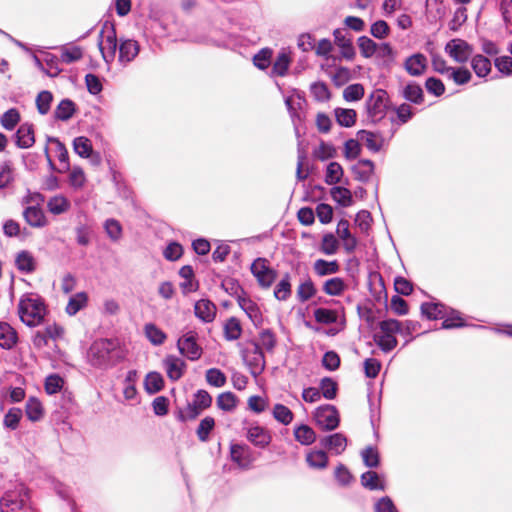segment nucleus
<instances>
[{"mask_svg": "<svg viewBox=\"0 0 512 512\" xmlns=\"http://www.w3.org/2000/svg\"><path fill=\"white\" fill-rule=\"evenodd\" d=\"M86 183V176L81 167L75 166L69 174V184L75 189L79 190L84 187Z\"/></svg>", "mask_w": 512, "mask_h": 512, "instance_id": "obj_63", "label": "nucleus"}, {"mask_svg": "<svg viewBox=\"0 0 512 512\" xmlns=\"http://www.w3.org/2000/svg\"><path fill=\"white\" fill-rule=\"evenodd\" d=\"M242 326L236 317H230L224 324V337L228 341H235L241 337Z\"/></svg>", "mask_w": 512, "mask_h": 512, "instance_id": "obj_34", "label": "nucleus"}, {"mask_svg": "<svg viewBox=\"0 0 512 512\" xmlns=\"http://www.w3.org/2000/svg\"><path fill=\"white\" fill-rule=\"evenodd\" d=\"M447 77L449 79H452L454 81V83L457 85H464L471 80L472 74L465 67H458V68L452 67L451 70L449 71Z\"/></svg>", "mask_w": 512, "mask_h": 512, "instance_id": "obj_55", "label": "nucleus"}, {"mask_svg": "<svg viewBox=\"0 0 512 512\" xmlns=\"http://www.w3.org/2000/svg\"><path fill=\"white\" fill-rule=\"evenodd\" d=\"M163 367L171 381H178L186 370V363L175 355H167L163 360Z\"/></svg>", "mask_w": 512, "mask_h": 512, "instance_id": "obj_11", "label": "nucleus"}, {"mask_svg": "<svg viewBox=\"0 0 512 512\" xmlns=\"http://www.w3.org/2000/svg\"><path fill=\"white\" fill-rule=\"evenodd\" d=\"M389 107L388 93L383 89L374 90L366 101L367 118L371 123L382 120Z\"/></svg>", "mask_w": 512, "mask_h": 512, "instance_id": "obj_4", "label": "nucleus"}, {"mask_svg": "<svg viewBox=\"0 0 512 512\" xmlns=\"http://www.w3.org/2000/svg\"><path fill=\"white\" fill-rule=\"evenodd\" d=\"M442 319L443 329L460 328L466 325L463 318L461 317L460 312L449 307H447V315Z\"/></svg>", "mask_w": 512, "mask_h": 512, "instance_id": "obj_46", "label": "nucleus"}, {"mask_svg": "<svg viewBox=\"0 0 512 512\" xmlns=\"http://www.w3.org/2000/svg\"><path fill=\"white\" fill-rule=\"evenodd\" d=\"M25 414L30 421H39L44 414L41 402L35 397H30L25 405Z\"/></svg>", "mask_w": 512, "mask_h": 512, "instance_id": "obj_36", "label": "nucleus"}, {"mask_svg": "<svg viewBox=\"0 0 512 512\" xmlns=\"http://www.w3.org/2000/svg\"><path fill=\"white\" fill-rule=\"evenodd\" d=\"M216 404L219 409L231 412L236 408L237 398L232 392H223L218 395Z\"/></svg>", "mask_w": 512, "mask_h": 512, "instance_id": "obj_52", "label": "nucleus"}, {"mask_svg": "<svg viewBox=\"0 0 512 512\" xmlns=\"http://www.w3.org/2000/svg\"><path fill=\"white\" fill-rule=\"evenodd\" d=\"M98 47L104 62L108 65L114 62L118 51L117 59L123 67L134 61L140 52L138 41L122 37L118 40L115 26L109 21L102 25L98 37Z\"/></svg>", "mask_w": 512, "mask_h": 512, "instance_id": "obj_1", "label": "nucleus"}, {"mask_svg": "<svg viewBox=\"0 0 512 512\" xmlns=\"http://www.w3.org/2000/svg\"><path fill=\"white\" fill-rule=\"evenodd\" d=\"M18 314L21 321L27 326H38L46 315L44 300L33 293L22 295L18 303Z\"/></svg>", "mask_w": 512, "mask_h": 512, "instance_id": "obj_3", "label": "nucleus"}, {"mask_svg": "<svg viewBox=\"0 0 512 512\" xmlns=\"http://www.w3.org/2000/svg\"><path fill=\"white\" fill-rule=\"evenodd\" d=\"M28 499V490L24 484L15 485L14 489L8 490L0 499L1 512H17Z\"/></svg>", "mask_w": 512, "mask_h": 512, "instance_id": "obj_5", "label": "nucleus"}, {"mask_svg": "<svg viewBox=\"0 0 512 512\" xmlns=\"http://www.w3.org/2000/svg\"><path fill=\"white\" fill-rule=\"evenodd\" d=\"M314 318L318 323L329 325L337 321L338 315L335 310L317 308L314 310Z\"/></svg>", "mask_w": 512, "mask_h": 512, "instance_id": "obj_57", "label": "nucleus"}, {"mask_svg": "<svg viewBox=\"0 0 512 512\" xmlns=\"http://www.w3.org/2000/svg\"><path fill=\"white\" fill-rule=\"evenodd\" d=\"M23 218L33 228H43L48 224L43 210L37 206H27L23 210Z\"/></svg>", "mask_w": 512, "mask_h": 512, "instance_id": "obj_18", "label": "nucleus"}, {"mask_svg": "<svg viewBox=\"0 0 512 512\" xmlns=\"http://www.w3.org/2000/svg\"><path fill=\"white\" fill-rule=\"evenodd\" d=\"M321 392V396L328 400H332L337 395L338 386L337 383L329 377H325L320 382V388H318Z\"/></svg>", "mask_w": 512, "mask_h": 512, "instance_id": "obj_58", "label": "nucleus"}, {"mask_svg": "<svg viewBox=\"0 0 512 512\" xmlns=\"http://www.w3.org/2000/svg\"><path fill=\"white\" fill-rule=\"evenodd\" d=\"M20 121V114L17 109L7 110L1 117V125L6 130H13Z\"/></svg>", "mask_w": 512, "mask_h": 512, "instance_id": "obj_64", "label": "nucleus"}, {"mask_svg": "<svg viewBox=\"0 0 512 512\" xmlns=\"http://www.w3.org/2000/svg\"><path fill=\"white\" fill-rule=\"evenodd\" d=\"M16 145L21 149H27L35 143L34 128L30 123H23L15 133Z\"/></svg>", "mask_w": 512, "mask_h": 512, "instance_id": "obj_19", "label": "nucleus"}, {"mask_svg": "<svg viewBox=\"0 0 512 512\" xmlns=\"http://www.w3.org/2000/svg\"><path fill=\"white\" fill-rule=\"evenodd\" d=\"M47 140H48V142L54 143L56 146L57 158H58V160L60 162V166H61L58 169V172L59 173L67 172L70 169V164H69L68 151H67L65 145L61 141H59L57 138H54V137H48Z\"/></svg>", "mask_w": 512, "mask_h": 512, "instance_id": "obj_32", "label": "nucleus"}, {"mask_svg": "<svg viewBox=\"0 0 512 512\" xmlns=\"http://www.w3.org/2000/svg\"><path fill=\"white\" fill-rule=\"evenodd\" d=\"M238 304L254 325L257 326L261 324L262 314L258 305L254 301L246 297H239Z\"/></svg>", "mask_w": 512, "mask_h": 512, "instance_id": "obj_25", "label": "nucleus"}, {"mask_svg": "<svg viewBox=\"0 0 512 512\" xmlns=\"http://www.w3.org/2000/svg\"><path fill=\"white\" fill-rule=\"evenodd\" d=\"M290 65L289 55L285 51H281L272 66V74L276 76H285Z\"/></svg>", "mask_w": 512, "mask_h": 512, "instance_id": "obj_50", "label": "nucleus"}, {"mask_svg": "<svg viewBox=\"0 0 512 512\" xmlns=\"http://www.w3.org/2000/svg\"><path fill=\"white\" fill-rule=\"evenodd\" d=\"M73 149L74 152L82 158H89L93 153L90 139L84 136L76 137L73 140Z\"/></svg>", "mask_w": 512, "mask_h": 512, "instance_id": "obj_45", "label": "nucleus"}, {"mask_svg": "<svg viewBox=\"0 0 512 512\" xmlns=\"http://www.w3.org/2000/svg\"><path fill=\"white\" fill-rule=\"evenodd\" d=\"M251 273L262 288H269L277 277V272L270 267L265 258H257L251 265Z\"/></svg>", "mask_w": 512, "mask_h": 512, "instance_id": "obj_7", "label": "nucleus"}, {"mask_svg": "<svg viewBox=\"0 0 512 512\" xmlns=\"http://www.w3.org/2000/svg\"><path fill=\"white\" fill-rule=\"evenodd\" d=\"M374 342L385 353L392 351L398 344V340L394 335H389L380 331L373 336Z\"/></svg>", "mask_w": 512, "mask_h": 512, "instance_id": "obj_40", "label": "nucleus"}, {"mask_svg": "<svg viewBox=\"0 0 512 512\" xmlns=\"http://www.w3.org/2000/svg\"><path fill=\"white\" fill-rule=\"evenodd\" d=\"M295 439L302 445H310L316 440L315 431L308 425L302 424L294 429Z\"/></svg>", "mask_w": 512, "mask_h": 512, "instance_id": "obj_39", "label": "nucleus"}, {"mask_svg": "<svg viewBox=\"0 0 512 512\" xmlns=\"http://www.w3.org/2000/svg\"><path fill=\"white\" fill-rule=\"evenodd\" d=\"M230 454L232 461L243 469L249 468L254 461L253 452L247 445H232Z\"/></svg>", "mask_w": 512, "mask_h": 512, "instance_id": "obj_12", "label": "nucleus"}, {"mask_svg": "<svg viewBox=\"0 0 512 512\" xmlns=\"http://www.w3.org/2000/svg\"><path fill=\"white\" fill-rule=\"evenodd\" d=\"M247 439L258 448H266L271 440L272 436L269 430L266 428L255 425L248 429L247 431Z\"/></svg>", "mask_w": 512, "mask_h": 512, "instance_id": "obj_13", "label": "nucleus"}, {"mask_svg": "<svg viewBox=\"0 0 512 512\" xmlns=\"http://www.w3.org/2000/svg\"><path fill=\"white\" fill-rule=\"evenodd\" d=\"M306 462L314 469H324L328 465V456L323 450H313L307 453Z\"/></svg>", "mask_w": 512, "mask_h": 512, "instance_id": "obj_38", "label": "nucleus"}, {"mask_svg": "<svg viewBox=\"0 0 512 512\" xmlns=\"http://www.w3.org/2000/svg\"><path fill=\"white\" fill-rule=\"evenodd\" d=\"M317 290L315 288L314 283L310 278H307L305 281L300 283L297 288V298L299 302L304 303L310 300L315 294Z\"/></svg>", "mask_w": 512, "mask_h": 512, "instance_id": "obj_49", "label": "nucleus"}, {"mask_svg": "<svg viewBox=\"0 0 512 512\" xmlns=\"http://www.w3.org/2000/svg\"><path fill=\"white\" fill-rule=\"evenodd\" d=\"M332 198L343 207H348L352 203V195L349 189L341 186H335L331 189Z\"/></svg>", "mask_w": 512, "mask_h": 512, "instance_id": "obj_53", "label": "nucleus"}, {"mask_svg": "<svg viewBox=\"0 0 512 512\" xmlns=\"http://www.w3.org/2000/svg\"><path fill=\"white\" fill-rule=\"evenodd\" d=\"M61 61L65 64H71L79 61L83 57V50L79 46H61Z\"/></svg>", "mask_w": 512, "mask_h": 512, "instance_id": "obj_43", "label": "nucleus"}, {"mask_svg": "<svg viewBox=\"0 0 512 512\" xmlns=\"http://www.w3.org/2000/svg\"><path fill=\"white\" fill-rule=\"evenodd\" d=\"M320 445L335 455L342 454L347 446V438L342 433H334L320 440Z\"/></svg>", "mask_w": 512, "mask_h": 512, "instance_id": "obj_14", "label": "nucleus"}, {"mask_svg": "<svg viewBox=\"0 0 512 512\" xmlns=\"http://www.w3.org/2000/svg\"><path fill=\"white\" fill-rule=\"evenodd\" d=\"M374 172V163L369 159H361L352 167V173L356 180L368 182Z\"/></svg>", "mask_w": 512, "mask_h": 512, "instance_id": "obj_26", "label": "nucleus"}, {"mask_svg": "<svg viewBox=\"0 0 512 512\" xmlns=\"http://www.w3.org/2000/svg\"><path fill=\"white\" fill-rule=\"evenodd\" d=\"M361 485L371 491L378 490V491H384L385 490V483L380 479L379 475L374 471H366L364 472L361 477Z\"/></svg>", "mask_w": 512, "mask_h": 512, "instance_id": "obj_30", "label": "nucleus"}, {"mask_svg": "<svg viewBox=\"0 0 512 512\" xmlns=\"http://www.w3.org/2000/svg\"><path fill=\"white\" fill-rule=\"evenodd\" d=\"M272 415L276 421L283 425H289L294 418L293 412L287 406L280 403L274 405Z\"/></svg>", "mask_w": 512, "mask_h": 512, "instance_id": "obj_47", "label": "nucleus"}, {"mask_svg": "<svg viewBox=\"0 0 512 512\" xmlns=\"http://www.w3.org/2000/svg\"><path fill=\"white\" fill-rule=\"evenodd\" d=\"M214 426V418L207 416L204 419H202L196 430L198 439L202 442H206L209 439V435L211 431L214 429Z\"/></svg>", "mask_w": 512, "mask_h": 512, "instance_id": "obj_56", "label": "nucleus"}, {"mask_svg": "<svg viewBox=\"0 0 512 512\" xmlns=\"http://www.w3.org/2000/svg\"><path fill=\"white\" fill-rule=\"evenodd\" d=\"M314 419L324 431L335 430L340 423L338 410L330 404L319 406L314 413Z\"/></svg>", "mask_w": 512, "mask_h": 512, "instance_id": "obj_6", "label": "nucleus"}, {"mask_svg": "<svg viewBox=\"0 0 512 512\" xmlns=\"http://www.w3.org/2000/svg\"><path fill=\"white\" fill-rule=\"evenodd\" d=\"M70 207V201L61 194L51 197L47 202V209L53 215L66 213Z\"/></svg>", "mask_w": 512, "mask_h": 512, "instance_id": "obj_29", "label": "nucleus"}, {"mask_svg": "<svg viewBox=\"0 0 512 512\" xmlns=\"http://www.w3.org/2000/svg\"><path fill=\"white\" fill-rule=\"evenodd\" d=\"M177 348L183 356L191 361L198 360L202 355V348L197 344V334L189 331L177 341Z\"/></svg>", "mask_w": 512, "mask_h": 512, "instance_id": "obj_8", "label": "nucleus"}, {"mask_svg": "<svg viewBox=\"0 0 512 512\" xmlns=\"http://www.w3.org/2000/svg\"><path fill=\"white\" fill-rule=\"evenodd\" d=\"M144 333H145L146 338L154 346L162 345L167 338L166 333L153 323L145 324Z\"/></svg>", "mask_w": 512, "mask_h": 512, "instance_id": "obj_33", "label": "nucleus"}, {"mask_svg": "<svg viewBox=\"0 0 512 512\" xmlns=\"http://www.w3.org/2000/svg\"><path fill=\"white\" fill-rule=\"evenodd\" d=\"M206 381L209 385L220 388L226 384L227 378L220 369L210 368L206 371Z\"/></svg>", "mask_w": 512, "mask_h": 512, "instance_id": "obj_60", "label": "nucleus"}, {"mask_svg": "<svg viewBox=\"0 0 512 512\" xmlns=\"http://www.w3.org/2000/svg\"><path fill=\"white\" fill-rule=\"evenodd\" d=\"M144 386L148 394H155L161 391L164 386L162 375L158 372L148 373L145 377Z\"/></svg>", "mask_w": 512, "mask_h": 512, "instance_id": "obj_41", "label": "nucleus"}, {"mask_svg": "<svg viewBox=\"0 0 512 512\" xmlns=\"http://www.w3.org/2000/svg\"><path fill=\"white\" fill-rule=\"evenodd\" d=\"M244 361L249 366L251 374L260 375L265 369V356L258 343L253 344V348L243 355Z\"/></svg>", "mask_w": 512, "mask_h": 512, "instance_id": "obj_10", "label": "nucleus"}, {"mask_svg": "<svg viewBox=\"0 0 512 512\" xmlns=\"http://www.w3.org/2000/svg\"><path fill=\"white\" fill-rule=\"evenodd\" d=\"M216 311V305L208 299H200L194 306L195 316L205 323H210L215 319Z\"/></svg>", "mask_w": 512, "mask_h": 512, "instance_id": "obj_17", "label": "nucleus"}, {"mask_svg": "<svg viewBox=\"0 0 512 512\" xmlns=\"http://www.w3.org/2000/svg\"><path fill=\"white\" fill-rule=\"evenodd\" d=\"M333 35L335 44L341 49V54L346 59H352L355 55V50L345 30L336 29Z\"/></svg>", "mask_w": 512, "mask_h": 512, "instance_id": "obj_23", "label": "nucleus"}, {"mask_svg": "<svg viewBox=\"0 0 512 512\" xmlns=\"http://www.w3.org/2000/svg\"><path fill=\"white\" fill-rule=\"evenodd\" d=\"M312 269L316 276L325 277L337 274L340 271V264L337 260L328 261L320 258L314 261Z\"/></svg>", "mask_w": 512, "mask_h": 512, "instance_id": "obj_21", "label": "nucleus"}, {"mask_svg": "<svg viewBox=\"0 0 512 512\" xmlns=\"http://www.w3.org/2000/svg\"><path fill=\"white\" fill-rule=\"evenodd\" d=\"M291 277L286 273L277 283L274 289V296L279 301H286L291 296Z\"/></svg>", "mask_w": 512, "mask_h": 512, "instance_id": "obj_44", "label": "nucleus"}, {"mask_svg": "<svg viewBox=\"0 0 512 512\" xmlns=\"http://www.w3.org/2000/svg\"><path fill=\"white\" fill-rule=\"evenodd\" d=\"M377 43L367 36L358 38V46L363 57L370 58L377 52Z\"/></svg>", "mask_w": 512, "mask_h": 512, "instance_id": "obj_61", "label": "nucleus"}, {"mask_svg": "<svg viewBox=\"0 0 512 512\" xmlns=\"http://www.w3.org/2000/svg\"><path fill=\"white\" fill-rule=\"evenodd\" d=\"M334 114L340 126L351 127L356 122L357 113L354 109L336 108Z\"/></svg>", "mask_w": 512, "mask_h": 512, "instance_id": "obj_42", "label": "nucleus"}, {"mask_svg": "<svg viewBox=\"0 0 512 512\" xmlns=\"http://www.w3.org/2000/svg\"><path fill=\"white\" fill-rule=\"evenodd\" d=\"M15 265L20 272L30 274L36 269V260L31 252L22 250L15 257Z\"/></svg>", "mask_w": 512, "mask_h": 512, "instance_id": "obj_24", "label": "nucleus"}, {"mask_svg": "<svg viewBox=\"0 0 512 512\" xmlns=\"http://www.w3.org/2000/svg\"><path fill=\"white\" fill-rule=\"evenodd\" d=\"M445 52L456 62L465 63L471 57L473 49L466 41L453 39L446 44Z\"/></svg>", "mask_w": 512, "mask_h": 512, "instance_id": "obj_9", "label": "nucleus"}, {"mask_svg": "<svg viewBox=\"0 0 512 512\" xmlns=\"http://www.w3.org/2000/svg\"><path fill=\"white\" fill-rule=\"evenodd\" d=\"M53 95L50 91H41L36 97L37 110L41 115H46L51 107Z\"/></svg>", "mask_w": 512, "mask_h": 512, "instance_id": "obj_62", "label": "nucleus"}, {"mask_svg": "<svg viewBox=\"0 0 512 512\" xmlns=\"http://www.w3.org/2000/svg\"><path fill=\"white\" fill-rule=\"evenodd\" d=\"M88 296L85 292H79L71 296L66 306V313L70 316L76 315L87 305Z\"/></svg>", "mask_w": 512, "mask_h": 512, "instance_id": "obj_37", "label": "nucleus"}, {"mask_svg": "<svg viewBox=\"0 0 512 512\" xmlns=\"http://www.w3.org/2000/svg\"><path fill=\"white\" fill-rule=\"evenodd\" d=\"M202 412V409L198 408L194 402H190L185 408L178 409L176 412V418L180 422H186L196 419Z\"/></svg>", "mask_w": 512, "mask_h": 512, "instance_id": "obj_48", "label": "nucleus"}, {"mask_svg": "<svg viewBox=\"0 0 512 512\" xmlns=\"http://www.w3.org/2000/svg\"><path fill=\"white\" fill-rule=\"evenodd\" d=\"M400 95L407 101L421 105L424 102V93L422 87L416 82H409L400 90Z\"/></svg>", "mask_w": 512, "mask_h": 512, "instance_id": "obj_22", "label": "nucleus"}, {"mask_svg": "<svg viewBox=\"0 0 512 512\" xmlns=\"http://www.w3.org/2000/svg\"><path fill=\"white\" fill-rule=\"evenodd\" d=\"M421 314L429 320L442 319L447 315V307L442 303L425 302L421 305Z\"/></svg>", "mask_w": 512, "mask_h": 512, "instance_id": "obj_27", "label": "nucleus"}, {"mask_svg": "<svg viewBox=\"0 0 512 512\" xmlns=\"http://www.w3.org/2000/svg\"><path fill=\"white\" fill-rule=\"evenodd\" d=\"M16 341V331L8 323L0 322V347L11 349Z\"/></svg>", "mask_w": 512, "mask_h": 512, "instance_id": "obj_31", "label": "nucleus"}, {"mask_svg": "<svg viewBox=\"0 0 512 512\" xmlns=\"http://www.w3.org/2000/svg\"><path fill=\"white\" fill-rule=\"evenodd\" d=\"M339 243L332 233H327L322 237L320 251L325 255H334L338 251Z\"/></svg>", "mask_w": 512, "mask_h": 512, "instance_id": "obj_54", "label": "nucleus"}, {"mask_svg": "<svg viewBox=\"0 0 512 512\" xmlns=\"http://www.w3.org/2000/svg\"><path fill=\"white\" fill-rule=\"evenodd\" d=\"M343 168L338 162L328 164L325 174V182L328 185H335L341 181Z\"/></svg>", "mask_w": 512, "mask_h": 512, "instance_id": "obj_51", "label": "nucleus"}, {"mask_svg": "<svg viewBox=\"0 0 512 512\" xmlns=\"http://www.w3.org/2000/svg\"><path fill=\"white\" fill-rule=\"evenodd\" d=\"M76 112L75 103L68 99H62L54 110V118L60 121H68Z\"/></svg>", "mask_w": 512, "mask_h": 512, "instance_id": "obj_28", "label": "nucleus"}, {"mask_svg": "<svg viewBox=\"0 0 512 512\" xmlns=\"http://www.w3.org/2000/svg\"><path fill=\"white\" fill-rule=\"evenodd\" d=\"M22 410L20 408H10L4 416L3 424L4 427L15 430L18 428L19 422L22 418Z\"/></svg>", "mask_w": 512, "mask_h": 512, "instance_id": "obj_59", "label": "nucleus"}, {"mask_svg": "<svg viewBox=\"0 0 512 512\" xmlns=\"http://www.w3.org/2000/svg\"><path fill=\"white\" fill-rule=\"evenodd\" d=\"M123 358L124 354L117 339H97L87 351V362L99 369L115 366Z\"/></svg>", "mask_w": 512, "mask_h": 512, "instance_id": "obj_2", "label": "nucleus"}, {"mask_svg": "<svg viewBox=\"0 0 512 512\" xmlns=\"http://www.w3.org/2000/svg\"><path fill=\"white\" fill-rule=\"evenodd\" d=\"M404 68L411 76H421L427 68V58L421 53H415L405 60Z\"/></svg>", "mask_w": 512, "mask_h": 512, "instance_id": "obj_15", "label": "nucleus"}, {"mask_svg": "<svg viewBox=\"0 0 512 512\" xmlns=\"http://www.w3.org/2000/svg\"><path fill=\"white\" fill-rule=\"evenodd\" d=\"M348 283L341 277H332L323 282L322 291L332 297H339L348 289Z\"/></svg>", "mask_w": 512, "mask_h": 512, "instance_id": "obj_20", "label": "nucleus"}, {"mask_svg": "<svg viewBox=\"0 0 512 512\" xmlns=\"http://www.w3.org/2000/svg\"><path fill=\"white\" fill-rule=\"evenodd\" d=\"M337 235L343 242V248L346 253H353L357 247V239L349 230V222L341 219L337 225Z\"/></svg>", "mask_w": 512, "mask_h": 512, "instance_id": "obj_16", "label": "nucleus"}, {"mask_svg": "<svg viewBox=\"0 0 512 512\" xmlns=\"http://www.w3.org/2000/svg\"><path fill=\"white\" fill-rule=\"evenodd\" d=\"M471 67L478 77H486L491 72L490 60L481 54L472 57Z\"/></svg>", "mask_w": 512, "mask_h": 512, "instance_id": "obj_35", "label": "nucleus"}]
</instances>
